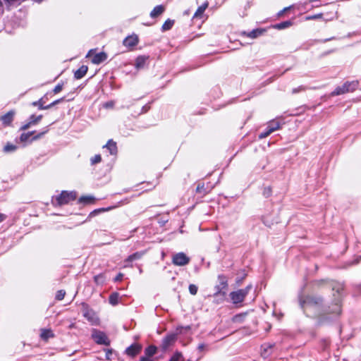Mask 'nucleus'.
<instances>
[{
	"label": "nucleus",
	"instance_id": "10",
	"mask_svg": "<svg viewBox=\"0 0 361 361\" xmlns=\"http://www.w3.org/2000/svg\"><path fill=\"white\" fill-rule=\"evenodd\" d=\"M142 350V345L138 343H133L126 350V353L128 355L134 357L139 354Z\"/></svg>",
	"mask_w": 361,
	"mask_h": 361
},
{
	"label": "nucleus",
	"instance_id": "56",
	"mask_svg": "<svg viewBox=\"0 0 361 361\" xmlns=\"http://www.w3.org/2000/svg\"><path fill=\"white\" fill-rule=\"evenodd\" d=\"M340 289H341V290H342V288L341 287V288H338L337 292H338V293H339V290H340Z\"/></svg>",
	"mask_w": 361,
	"mask_h": 361
},
{
	"label": "nucleus",
	"instance_id": "12",
	"mask_svg": "<svg viewBox=\"0 0 361 361\" xmlns=\"http://www.w3.org/2000/svg\"><path fill=\"white\" fill-rule=\"evenodd\" d=\"M14 115H15V111L11 110V111H9L6 114L1 116L0 120L2 121L3 125L5 126H9L13 120Z\"/></svg>",
	"mask_w": 361,
	"mask_h": 361
},
{
	"label": "nucleus",
	"instance_id": "47",
	"mask_svg": "<svg viewBox=\"0 0 361 361\" xmlns=\"http://www.w3.org/2000/svg\"><path fill=\"white\" fill-rule=\"evenodd\" d=\"M110 209V208H108V209H98V210H94L93 212L91 213V214H96L97 212H105V211H109Z\"/></svg>",
	"mask_w": 361,
	"mask_h": 361
},
{
	"label": "nucleus",
	"instance_id": "11",
	"mask_svg": "<svg viewBox=\"0 0 361 361\" xmlns=\"http://www.w3.org/2000/svg\"><path fill=\"white\" fill-rule=\"evenodd\" d=\"M138 43V37L137 35H130L126 37L123 42V44L126 47H133Z\"/></svg>",
	"mask_w": 361,
	"mask_h": 361
},
{
	"label": "nucleus",
	"instance_id": "28",
	"mask_svg": "<svg viewBox=\"0 0 361 361\" xmlns=\"http://www.w3.org/2000/svg\"><path fill=\"white\" fill-rule=\"evenodd\" d=\"M142 256V253H140V252H135V253L130 255L128 257V259H126V262H131L133 261H135V260L140 259Z\"/></svg>",
	"mask_w": 361,
	"mask_h": 361
},
{
	"label": "nucleus",
	"instance_id": "51",
	"mask_svg": "<svg viewBox=\"0 0 361 361\" xmlns=\"http://www.w3.org/2000/svg\"><path fill=\"white\" fill-rule=\"evenodd\" d=\"M203 186H204V185H202V186L200 187V185H199L197 186V190L198 191H200V190H202V188H203Z\"/></svg>",
	"mask_w": 361,
	"mask_h": 361
},
{
	"label": "nucleus",
	"instance_id": "8",
	"mask_svg": "<svg viewBox=\"0 0 361 361\" xmlns=\"http://www.w3.org/2000/svg\"><path fill=\"white\" fill-rule=\"evenodd\" d=\"M92 336L94 341L98 344H103L106 345H109V340L108 337L102 331L94 329L92 331Z\"/></svg>",
	"mask_w": 361,
	"mask_h": 361
},
{
	"label": "nucleus",
	"instance_id": "44",
	"mask_svg": "<svg viewBox=\"0 0 361 361\" xmlns=\"http://www.w3.org/2000/svg\"><path fill=\"white\" fill-rule=\"evenodd\" d=\"M262 347L264 348V352L262 353V355L264 357H267L268 355L267 353V348H268V346H267V345H264ZM269 348H271V345H269Z\"/></svg>",
	"mask_w": 361,
	"mask_h": 361
},
{
	"label": "nucleus",
	"instance_id": "53",
	"mask_svg": "<svg viewBox=\"0 0 361 361\" xmlns=\"http://www.w3.org/2000/svg\"><path fill=\"white\" fill-rule=\"evenodd\" d=\"M264 191H266V193H268V195L270 193L271 190L269 188L268 189V191H267V189H264Z\"/></svg>",
	"mask_w": 361,
	"mask_h": 361
},
{
	"label": "nucleus",
	"instance_id": "43",
	"mask_svg": "<svg viewBox=\"0 0 361 361\" xmlns=\"http://www.w3.org/2000/svg\"><path fill=\"white\" fill-rule=\"evenodd\" d=\"M206 347H207V346H206V345H205V344H204V343H200V344H199V345H198V346H197V349H198V350H199V351L202 352V351H203V350H205Z\"/></svg>",
	"mask_w": 361,
	"mask_h": 361
},
{
	"label": "nucleus",
	"instance_id": "39",
	"mask_svg": "<svg viewBox=\"0 0 361 361\" xmlns=\"http://www.w3.org/2000/svg\"><path fill=\"white\" fill-rule=\"evenodd\" d=\"M31 126H33V125H32V123H30V121L27 123L23 125L20 128V130H25L28 129Z\"/></svg>",
	"mask_w": 361,
	"mask_h": 361
},
{
	"label": "nucleus",
	"instance_id": "5",
	"mask_svg": "<svg viewBox=\"0 0 361 361\" xmlns=\"http://www.w3.org/2000/svg\"><path fill=\"white\" fill-rule=\"evenodd\" d=\"M218 281L219 283L215 286L216 292L214 296L221 295L224 297L226 295V290L228 289V279L224 275H219L218 276Z\"/></svg>",
	"mask_w": 361,
	"mask_h": 361
},
{
	"label": "nucleus",
	"instance_id": "35",
	"mask_svg": "<svg viewBox=\"0 0 361 361\" xmlns=\"http://www.w3.org/2000/svg\"><path fill=\"white\" fill-rule=\"evenodd\" d=\"M197 290H198V288L196 285L190 284L189 286V291H190V294H192L193 295H196L197 293Z\"/></svg>",
	"mask_w": 361,
	"mask_h": 361
},
{
	"label": "nucleus",
	"instance_id": "13",
	"mask_svg": "<svg viewBox=\"0 0 361 361\" xmlns=\"http://www.w3.org/2000/svg\"><path fill=\"white\" fill-rule=\"evenodd\" d=\"M149 59V56L145 55H141L136 58L135 63V67L137 69H140L144 68L146 62Z\"/></svg>",
	"mask_w": 361,
	"mask_h": 361
},
{
	"label": "nucleus",
	"instance_id": "24",
	"mask_svg": "<svg viewBox=\"0 0 361 361\" xmlns=\"http://www.w3.org/2000/svg\"><path fill=\"white\" fill-rule=\"evenodd\" d=\"M173 24H174V20L168 19L163 24L161 29L163 31L169 30L171 29Z\"/></svg>",
	"mask_w": 361,
	"mask_h": 361
},
{
	"label": "nucleus",
	"instance_id": "30",
	"mask_svg": "<svg viewBox=\"0 0 361 361\" xmlns=\"http://www.w3.org/2000/svg\"><path fill=\"white\" fill-rule=\"evenodd\" d=\"M42 116L39 115L37 116H35V115H32L30 117V123H32L33 126L37 124L42 119Z\"/></svg>",
	"mask_w": 361,
	"mask_h": 361
},
{
	"label": "nucleus",
	"instance_id": "7",
	"mask_svg": "<svg viewBox=\"0 0 361 361\" xmlns=\"http://www.w3.org/2000/svg\"><path fill=\"white\" fill-rule=\"evenodd\" d=\"M172 262L176 266H185L190 262V258L184 252L173 255Z\"/></svg>",
	"mask_w": 361,
	"mask_h": 361
},
{
	"label": "nucleus",
	"instance_id": "21",
	"mask_svg": "<svg viewBox=\"0 0 361 361\" xmlns=\"http://www.w3.org/2000/svg\"><path fill=\"white\" fill-rule=\"evenodd\" d=\"M281 127V123L276 120H272L268 123V128L271 129L272 132H274L275 130H277Z\"/></svg>",
	"mask_w": 361,
	"mask_h": 361
},
{
	"label": "nucleus",
	"instance_id": "2",
	"mask_svg": "<svg viewBox=\"0 0 361 361\" xmlns=\"http://www.w3.org/2000/svg\"><path fill=\"white\" fill-rule=\"evenodd\" d=\"M76 199L75 192L62 191L61 193L52 198V203L55 206H61L68 204Z\"/></svg>",
	"mask_w": 361,
	"mask_h": 361
},
{
	"label": "nucleus",
	"instance_id": "9",
	"mask_svg": "<svg viewBox=\"0 0 361 361\" xmlns=\"http://www.w3.org/2000/svg\"><path fill=\"white\" fill-rule=\"evenodd\" d=\"M177 340V334L174 333L167 334L162 340L161 348L163 350H167L173 345Z\"/></svg>",
	"mask_w": 361,
	"mask_h": 361
},
{
	"label": "nucleus",
	"instance_id": "3",
	"mask_svg": "<svg viewBox=\"0 0 361 361\" xmlns=\"http://www.w3.org/2000/svg\"><path fill=\"white\" fill-rule=\"evenodd\" d=\"M251 288L252 286L248 285L246 288L243 289H239L236 291L231 292L229 295L233 303L237 305L238 303L242 302L244 300L245 298L248 294V293L250 292V290H251Z\"/></svg>",
	"mask_w": 361,
	"mask_h": 361
},
{
	"label": "nucleus",
	"instance_id": "57",
	"mask_svg": "<svg viewBox=\"0 0 361 361\" xmlns=\"http://www.w3.org/2000/svg\"><path fill=\"white\" fill-rule=\"evenodd\" d=\"M186 329H190V326H187V327H186Z\"/></svg>",
	"mask_w": 361,
	"mask_h": 361
},
{
	"label": "nucleus",
	"instance_id": "50",
	"mask_svg": "<svg viewBox=\"0 0 361 361\" xmlns=\"http://www.w3.org/2000/svg\"><path fill=\"white\" fill-rule=\"evenodd\" d=\"M102 278V276H94V281L98 283V279H100Z\"/></svg>",
	"mask_w": 361,
	"mask_h": 361
},
{
	"label": "nucleus",
	"instance_id": "40",
	"mask_svg": "<svg viewBox=\"0 0 361 361\" xmlns=\"http://www.w3.org/2000/svg\"><path fill=\"white\" fill-rule=\"evenodd\" d=\"M92 197H82L80 198L81 202H90Z\"/></svg>",
	"mask_w": 361,
	"mask_h": 361
},
{
	"label": "nucleus",
	"instance_id": "38",
	"mask_svg": "<svg viewBox=\"0 0 361 361\" xmlns=\"http://www.w3.org/2000/svg\"><path fill=\"white\" fill-rule=\"evenodd\" d=\"M63 89V83L58 84L53 90L54 94H58Z\"/></svg>",
	"mask_w": 361,
	"mask_h": 361
},
{
	"label": "nucleus",
	"instance_id": "6",
	"mask_svg": "<svg viewBox=\"0 0 361 361\" xmlns=\"http://www.w3.org/2000/svg\"><path fill=\"white\" fill-rule=\"evenodd\" d=\"M356 85L351 82H345L342 86L337 87L334 91L331 93V96H337L345 94L350 90H353Z\"/></svg>",
	"mask_w": 361,
	"mask_h": 361
},
{
	"label": "nucleus",
	"instance_id": "55",
	"mask_svg": "<svg viewBox=\"0 0 361 361\" xmlns=\"http://www.w3.org/2000/svg\"><path fill=\"white\" fill-rule=\"evenodd\" d=\"M264 191H266V193H268V195L270 193L271 190L269 188L268 189V191H267V189H264Z\"/></svg>",
	"mask_w": 361,
	"mask_h": 361
},
{
	"label": "nucleus",
	"instance_id": "27",
	"mask_svg": "<svg viewBox=\"0 0 361 361\" xmlns=\"http://www.w3.org/2000/svg\"><path fill=\"white\" fill-rule=\"evenodd\" d=\"M48 131H49V128H48V127H46L45 130L44 131L40 132V133H37V135H35V136H33L30 139V142H32L33 141H35V140H37L42 138L44 136V135H45Z\"/></svg>",
	"mask_w": 361,
	"mask_h": 361
},
{
	"label": "nucleus",
	"instance_id": "34",
	"mask_svg": "<svg viewBox=\"0 0 361 361\" xmlns=\"http://www.w3.org/2000/svg\"><path fill=\"white\" fill-rule=\"evenodd\" d=\"M66 295V292L63 290H58L56 295V299L58 300H61L64 298Z\"/></svg>",
	"mask_w": 361,
	"mask_h": 361
},
{
	"label": "nucleus",
	"instance_id": "20",
	"mask_svg": "<svg viewBox=\"0 0 361 361\" xmlns=\"http://www.w3.org/2000/svg\"><path fill=\"white\" fill-rule=\"evenodd\" d=\"M262 32H263L262 30L257 29V30H253L248 33H246L244 32L243 34L252 39H255V38L259 37V35H261L262 34Z\"/></svg>",
	"mask_w": 361,
	"mask_h": 361
},
{
	"label": "nucleus",
	"instance_id": "22",
	"mask_svg": "<svg viewBox=\"0 0 361 361\" xmlns=\"http://www.w3.org/2000/svg\"><path fill=\"white\" fill-rule=\"evenodd\" d=\"M40 336L44 340H47L54 336L52 331L50 329H42Z\"/></svg>",
	"mask_w": 361,
	"mask_h": 361
},
{
	"label": "nucleus",
	"instance_id": "19",
	"mask_svg": "<svg viewBox=\"0 0 361 361\" xmlns=\"http://www.w3.org/2000/svg\"><path fill=\"white\" fill-rule=\"evenodd\" d=\"M157 347L154 345H149L145 350V356L152 357L157 353Z\"/></svg>",
	"mask_w": 361,
	"mask_h": 361
},
{
	"label": "nucleus",
	"instance_id": "25",
	"mask_svg": "<svg viewBox=\"0 0 361 361\" xmlns=\"http://www.w3.org/2000/svg\"><path fill=\"white\" fill-rule=\"evenodd\" d=\"M64 100V98H61V99H56L55 101H54L52 103L49 104V105H47V106H44V105H40L39 106V109H50L51 107L55 106L56 104H59L60 102H63Z\"/></svg>",
	"mask_w": 361,
	"mask_h": 361
},
{
	"label": "nucleus",
	"instance_id": "18",
	"mask_svg": "<svg viewBox=\"0 0 361 361\" xmlns=\"http://www.w3.org/2000/svg\"><path fill=\"white\" fill-rule=\"evenodd\" d=\"M104 147L109 149L111 154L114 155L117 153L116 143L112 140H109Z\"/></svg>",
	"mask_w": 361,
	"mask_h": 361
},
{
	"label": "nucleus",
	"instance_id": "41",
	"mask_svg": "<svg viewBox=\"0 0 361 361\" xmlns=\"http://www.w3.org/2000/svg\"><path fill=\"white\" fill-rule=\"evenodd\" d=\"M244 316H245V314L235 315L233 318V321L234 322H240Z\"/></svg>",
	"mask_w": 361,
	"mask_h": 361
},
{
	"label": "nucleus",
	"instance_id": "54",
	"mask_svg": "<svg viewBox=\"0 0 361 361\" xmlns=\"http://www.w3.org/2000/svg\"><path fill=\"white\" fill-rule=\"evenodd\" d=\"M264 191H266V193H268V195L270 193L271 190L269 188L268 189V191H267V189H264Z\"/></svg>",
	"mask_w": 361,
	"mask_h": 361
},
{
	"label": "nucleus",
	"instance_id": "32",
	"mask_svg": "<svg viewBox=\"0 0 361 361\" xmlns=\"http://www.w3.org/2000/svg\"><path fill=\"white\" fill-rule=\"evenodd\" d=\"M290 25H291V23L290 21H285V22H282L281 23L276 25L275 27L278 29H284V28L288 27Z\"/></svg>",
	"mask_w": 361,
	"mask_h": 361
},
{
	"label": "nucleus",
	"instance_id": "37",
	"mask_svg": "<svg viewBox=\"0 0 361 361\" xmlns=\"http://www.w3.org/2000/svg\"><path fill=\"white\" fill-rule=\"evenodd\" d=\"M306 90V87L303 86V85H300L296 88H293L292 90V93L293 94H296V93H298L300 92H302V91H305Z\"/></svg>",
	"mask_w": 361,
	"mask_h": 361
},
{
	"label": "nucleus",
	"instance_id": "17",
	"mask_svg": "<svg viewBox=\"0 0 361 361\" xmlns=\"http://www.w3.org/2000/svg\"><path fill=\"white\" fill-rule=\"evenodd\" d=\"M164 6L162 5L157 6L154 8V9L150 13V16L152 18H154L159 16H160L164 11Z\"/></svg>",
	"mask_w": 361,
	"mask_h": 361
},
{
	"label": "nucleus",
	"instance_id": "49",
	"mask_svg": "<svg viewBox=\"0 0 361 361\" xmlns=\"http://www.w3.org/2000/svg\"><path fill=\"white\" fill-rule=\"evenodd\" d=\"M322 16V14H319V15H316V16H314L312 17H310L309 18L310 19H314V18H319Z\"/></svg>",
	"mask_w": 361,
	"mask_h": 361
},
{
	"label": "nucleus",
	"instance_id": "36",
	"mask_svg": "<svg viewBox=\"0 0 361 361\" xmlns=\"http://www.w3.org/2000/svg\"><path fill=\"white\" fill-rule=\"evenodd\" d=\"M101 160H102L101 156L99 154H97L91 159V163H92V164H95L100 162Z\"/></svg>",
	"mask_w": 361,
	"mask_h": 361
},
{
	"label": "nucleus",
	"instance_id": "45",
	"mask_svg": "<svg viewBox=\"0 0 361 361\" xmlns=\"http://www.w3.org/2000/svg\"><path fill=\"white\" fill-rule=\"evenodd\" d=\"M32 105L33 106H37L38 108L39 109V106L40 105H43V103H42V99H39V101H37V102H34L32 103Z\"/></svg>",
	"mask_w": 361,
	"mask_h": 361
},
{
	"label": "nucleus",
	"instance_id": "29",
	"mask_svg": "<svg viewBox=\"0 0 361 361\" xmlns=\"http://www.w3.org/2000/svg\"><path fill=\"white\" fill-rule=\"evenodd\" d=\"M118 294L117 293H114L109 296V302L113 305H115L118 303Z\"/></svg>",
	"mask_w": 361,
	"mask_h": 361
},
{
	"label": "nucleus",
	"instance_id": "4",
	"mask_svg": "<svg viewBox=\"0 0 361 361\" xmlns=\"http://www.w3.org/2000/svg\"><path fill=\"white\" fill-rule=\"evenodd\" d=\"M82 315L86 318L92 325H98L99 324V319L96 312L90 309L89 306L82 303Z\"/></svg>",
	"mask_w": 361,
	"mask_h": 361
},
{
	"label": "nucleus",
	"instance_id": "48",
	"mask_svg": "<svg viewBox=\"0 0 361 361\" xmlns=\"http://www.w3.org/2000/svg\"><path fill=\"white\" fill-rule=\"evenodd\" d=\"M6 219V216L0 213V222H2Z\"/></svg>",
	"mask_w": 361,
	"mask_h": 361
},
{
	"label": "nucleus",
	"instance_id": "1",
	"mask_svg": "<svg viewBox=\"0 0 361 361\" xmlns=\"http://www.w3.org/2000/svg\"><path fill=\"white\" fill-rule=\"evenodd\" d=\"M300 304L304 312L310 317H319L322 319H334L341 312L340 300L336 299L332 307H329L322 312V299L319 297H307L304 300H300Z\"/></svg>",
	"mask_w": 361,
	"mask_h": 361
},
{
	"label": "nucleus",
	"instance_id": "14",
	"mask_svg": "<svg viewBox=\"0 0 361 361\" xmlns=\"http://www.w3.org/2000/svg\"><path fill=\"white\" fill-rule=\"evenodd\" d=\"M107 59V54L105 52H100L98 54H96L92 59V62L94 64H99L104 61Z\"/></svg>",
	"mask_w": 361,
	"mask_h": 361
},
{
	"label": "nucleus",
	"instance_id": "23",
	"mask_svg": "<svg viewBox=\"0 0 361 361\" xmlns=\"http://www.w3.org/2000/svg\"><path fill=\"white\" fill-rule=\"evenodd\" d=\"M185 359L180 352L176 351L171 357L169 361H184Z\"/></svg>",
	"mask_w": 361,
	"mask_h": 361
},
{
	"label": "nucleus",
	"instance_id": "31",
	"mask_svg": "<svg viewBox=\"0 0 361 361\" xmlns=\"http://www.w3.org/2000/svg\"><path fill=\"white\" fill-rule=\"evenodd\" d=\"M17 149V147L13 144L8 143L4 147V151L5 152H14Z\"/></svg>",
	"mask_w": 361,
	"mask_h": 361
},
{
	"label": "nucleus",
	"instance_id": "16",
	"mask_svg": "<svg viewBox=\"0 0 361 361\" xmlns=\"http://www.w3.org/2000/svg\"><path fill=\"white\" fill-rule=\"evenodd\" d=\"M88 68L87 66H80L76 71L74 73V77L76 79H81L83 78L87 73Z\"/></svg>",
	"mask_w": 361,
	"mask_h": 361
},
{
	"label": "nucleus",
	"instance_id": "15",
	"mask_svg": "<svg viewBox=\"0 0 361 361\" xmlns=\"http://www.w3.org/2000/svg\"><path fill=\"white\" fill-rule=\"evenodd\" d=\"M208 2H204L199 6L193 16V18H202L205 10L208 7Z\"/></svg>",
	"mask_w": 361,
	"mask_h": 361
},
{
	"label": "nucleus",
	"instance_id": "58",
	"mask_svg": "<svg viewBox=\"0 0 361 361\" xmlns=\"http://www.w3.org/2000/svg\"><path fill=\"white\" fill-rule=\"evenodd\" d=\"M0 6H1V3L0 2Z\"/></svg>",
	"mask_w": 361,
	"mask_h": 361
},
{
	"label": "nucleus",
	"instance_id": "42",
	"mask_svg": "<svg viewBox=\"0 0 361 361\" xmlns=\"http://www.w3.org/2000/svg\"><path fill=\"white\" fill-rule=\"evenodd\" d=\"M140 361H153V358L144 355V356L140 357Z\"/></svg>",
	"mask_w": 361,
	"mask_h": 361
},
{
	"label": "nucleus",
	"instance_id": "52",
	"mask_svg": "<svg viewBox=\"0 0 361 361\" xmlns=\"http://www.w3.org/2000/svg\"><path fill=\"white\" fill-rule=\"evenodd\" d=\"M241 281H242V279H237L236 283L240 284L241 283Z\"/></svg>",
	"mask_w": 361,
	"mask_h": 361
},
{
	"label": "nucleus",
	"instance_id": "26",
	"mask_svg": "<svg viewBox=\"0 0 361 361\" xmlns=\"http://www.w3.org/2000/svg\"><path fill=\"white\" fill-rule=\"evenodd\" d=\"M34 131L28 132V133H23L20 136V140L22 142H25L29 140L31 135L34 134Z\"/></svg>",
	"mask_w": 361,
	"mask_h": 361
},
{
	"label": "nucleus",
	"instance_id": "46",
	"mask_svg": "<svg viewBox=\"0 0 361 361\" xmlns=\"http://www.w3.org/2000/svg\"><path fill=\"white\" fill-rule=\"evenodd\" d=\"M123 277V274L120 273L118 274L116 277L115 278L116 281H121Z\"/></svg>",
	"mask_w": 361,
	"mask_h": 361
},
{
	"label": "nucleus",
	"instance_id": "33",
	"mask_svg": "<svg viewBox=\"0 0 361 361\" xmlns=\"http://www.w3.org/2000/svg\"><path fill=\"white\" fill-rule=\"evenodd\" d=\"M273 132L271 131V129L267 128L264 132L261 133L259 135V139L265 138V137H268Z\"/></svg>",
	"mask_w": 361,
	"mask_h": 361
}]
</instances>
